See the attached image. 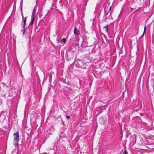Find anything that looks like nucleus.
Here are the masks:
<instances>
[{"mask_svg": "<svg viewBox=\"0 0 154 154\" xmlns=\"http://www.w3.org/2000/svg\"><path fill=\"white\" fill-rule=\"evenodd\" d=\"M146 26H145L144 27V30L143 33V35H142L141 36H143L144 35V33L145 32V30H146Z\"/></svg>", "mask_w": 154, "mask_h": 154, "instance_id": "8", "label": "nucleus"}, {"mask_svg": "<svg viewBox=\"0 0 154 154\" xmlns=\"http://www.w3.org/2000/svg\"><path fill=\"white\" fill-rule=\"evenodd\" d=\"M14 145L15 146H17L18 145V142L19 139V134L17 132L16 133H14Z\"/></svg>", "mask_w": 154, "mask_h": 154, "instance_id": "1", "label": "nucleus"}, {"mask_svg": "<svg viewBox=\"0 0 154 154\" xmlns=\"http://www.w3.org/2000/svg\"><path fill=\"white\" fill-rule=\"evenodd\" d=\"M122 154H126V153L125 151H124L123 153Z\"/></svg>", "mask_w": 154, "mask_h": 154, "instance_id": "12", "label": "nucleus"}, {"mask_svg": "<svg viewBox=\"0 0 154 154\" xmlns=\"http://www.w3.org/2000/svg\"><path fill=\"white\" fill-rule=\"evenodd\" d=\"M111 9V7H110V10Z\"/></svg>", "mask_w": 154, "mask_h": 154, "instance_id": "13", "label": "nucleus"}, {"mask_svg": "<svg viewBox=\"0 0 154 154\" xmlns=\"http://www.w3.org/2000/svg\"><path fill=\"white\" fill-rule=\"evenodd\" d=\"M66 42V39L65 38H63L61 41V43L62 44H64Z\"/></svg>", "mask_w": 154, "mask_h": 154, "instance_id": "7", "label": "nucleus"}, {"mask_svg": "<svg viewBox=\"0 0 154 154\" xmlns=\"http://www.w3.org/2000/svg\"><path fill=\"white\" fill-rule=\"evenodd\" d=\"M108 25H107L106 26H104L103 28L104 29L106 30V32H108Z\"/></svg>", "mask_w": 154, "mask_h": 154, "instance_id": "6", "label": "nucleus"}, {"mask_svg": "<svg viewBox=\"0 0 154 154\" xmlns=\"http://www.w3.org/2000/svg\"><path fill=\"white\" fill-rule=\"evenodd\" d=\"M79 30L77 29L76 27H75V28L74 30V33L75 35L76 36H77L79 35Z\"/></svg>", "mask_w": 154, "mask_h": 154, "instance_id": "2", "label": "nucleus"}, {"mask_svg": "<svg viewBox=\"0 0 154 154\" xmlns=\"http://www.w3.org/2000/svg\"><path fill=\"white\" fill-rule=\"evenodd\" d=\"M122 12H123V11L122 10L120 12V14L119 15V16H120L121 14H122Z\"/></svg>", "mask_w": 154, "mask_h": 154, "instance_id": "10", "label": "nucleus"}, {"mask_svg": "<svg viewBox=\"0 0 154 154\" xmlns=\"http://www.w3.org/2000/svg\"><path fill=\"white\" fill-rule=\"evenodd\" d=\"M70 118V117L69 116H66V118L67 119H69Z\"/></svg>", "mask_w": 154, "mask_h": 154, "instance_id": "9", "label": "nucleus"}, {"mask_svg": "<svg viewBox=\"0 0 154 154\" xmlns=\"http://www.w3.org/2000/svg\"><path fill=\"white\" fill-rule=\"evenodd\" d=\"M36 8L35 7L33 9V12H32V16H35L34 15L36 13Z\"/></svg>", "mask_w": 154, "mask_h": 154, "instance_id": "5", "label": "nucleus"}, {"mask_svg": "<svg viewBox=\"0 0 154 154\" xmlns=\"http://www.w3.org/2000/svg\"><path fill=\"white\" fill-rule=\"evenodd\" d=\"M24 32H25V31H24L23 33V34H24Z\"/></svg>", "mask_w": 154, "mask_h": 154, "instance_id": "14", "label": "nucleus"}, {"mask_svg": "<svg viewBox=\"0 0 154 154\" xmlns=\"http://www.w3.org/2000/svg\"><path fill=\"white\" fill-rule=\"evenodd\" d=\"M22 17L23 19H24L25 18H24L23 13H22Z\"/></svg>", "mask_w": 154, "mask_h": 154, "instance_id": "11", "label": "nucleus"}, {"mask_svg": "<svg viewBox=\"0 0 154 154\" xmlns=\"http://www.w3.org/2000/svg\"><path fill=\"white\" fill-rule=\"evenodd\" d=\"M26 18H27V17H26L25 18V19H23L22 22V23H23V26L24 29L25 30V26L26 24Z\"/></svg>", "mask_w": 154, "mask_h": 154, "instance_id": "3", "label": "nucleus"}, {"mask_svg": "<svg viewBox=\"0 0 154 154\" xmlns=\"http://www.w3.org/2000/svg\"><path fill=\"white\" fill-rule=\"evenodd\" d=\"M35 16H32L31 19V20L29 24V26H31L33 23L34 20Z\"/></svg>", "mask_w": 154, "mask_h": 154, "instance_id": "4", "label": "nucleus"}]
</instances>
